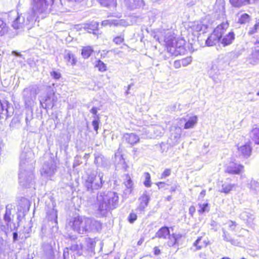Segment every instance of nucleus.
Wrapping results in <instances>:
<instances>
[{
	"label": "nucleus",
	"mask_w": 259,
	"mask_h": 259,
	"mask_svg": "<svg viewBox=\"0 0 259 259\" xmlns=\"http://www.w3.org/2000/svg\"><path fill=\"white\" fill-rule=\"evenodd\" d=\"M235 186V184L225 182L222 184V189L220 191L226 194L229 193Z\"/></svg>",
	"instance_id": "obj_33"
},
{
	"label": "nucleus",
	"mask_w": 259,
	"mask_h": 259,
	"mask_svg": "<svg viewBox=\"0 0 259 259\" xmlns=\"http://www.w3.org/2000/svg\"><path fill=\"white\" fill-rule=\"evenodd\" d=\"M53 159H50L44 163L40 170L41 176L45 179H50L55 174L57 168Z\"/></svg>",
	"instance_id": "obj_9"
},
{
	"label": "nucleus",
	"mask_w": 259,
	"mask_h": 259,
	"mask_svg": "<svg viewBox=\"0 0 259 259\" xmlns=\"http://www.w3.org/2000/svg\"><path fill=\"white\" fill-rule=\"evenodd\" d=\"M258 29H259V19L257 20L256 23L254 26V30L250 31V33H254Z\"/></svg>",
	"instance_id": "obj_59"
},
{
	"label": "nucleus",
	"mask_w": 259,
	"mask_h": 259,
	"mask_svg": "<svg viewBox=\"0 0 259 259\" xmlns=\"http://www.w3.org/2000/svg\"><path fill=\"white\" fill-rule=\"evenodd\" d=\"M70 238L71 239L70 249L75 252L78 255L85 254V250L80 240H75L76 237L74 236H70Z\"/></svg>",
	"instance_id": "obj_13"
},
{
	"label": "nucleus",
	"mask_w": 259,
	"mask_h": 259,
	"mask_svg": "<svg viewBox=\"0 0 259 259\" xmlns=\"http://www.w3.org/2000/svg\"><path fill=\"white\" fill-rule=\"evenodd\" d=\"M96 67L98 68L99 71L104 72L107 70V67L105 63L102 61L99 60L95 65Z\"/></svg>",
	"instance_id": "obj_41"
},
{
	"label": "nucleus",
	"mask_w": 259,
	"mask_h": 259,
	"mask_svg": "<svg viewBox=\"0 0 259 259\" xmlns=\"http://www.w3.org/2000/svg\"><path fill=\"white\" fill-rule=\"evenodd\" d=\"M239 153L244 157H249L251 155V148L249 144H245L238 148Z\"/></svg>",
	"instance_id": "obj_26"
},
{
	"label": "nucleus",
	"mask_w": 259,
	"mask_h": 259,
	"mask_svg": "<svg viewBox=\"0 0 259 259\" xmlns=\"http://www.w3.org/2000/svg\"><path fill=\"white\" fill-rule=\"evenodd\" d=\"M72 230L78 234H86V221L85 218L78 217L75 218L73 221L69 223Z\"/></svg>",
	"instance_id": "obj_10"
},
{
	"label": "nucleus",
	"mask_w": 259,
	"mask_h": 259,
	"mask_svg": "<svg viewBox=\"0 0 259 259\" xmlns=\"http://www.w3.org/2000/svg\"><path fill=\"white\" fill-rule=\"evenodd\" d=\"M154 254L155 255H158L160 253V250L158 249L157 247H154Z\"/></svg>",
	"instance_id": "obj_63"
},
{
	"label": "nucleus",
	"mask_w": 259,
	"mask_h": 259,
	"mask_svg": "<svg viewBox=\"0 0 259 259\" xmlns=\"http://www.w3.org/2000/svg\"><path fill=\"white\" fill-rule=\"evenodd\" d=\"M249 21V16L247 14H243L239 18L238 22L240 24H245Z\"/></svg>",
	"instance_id": "obj_42"
},
{
	"label": "nucleus",
	"mask_w": 259,
	"mask_h": 259,
	"mask_svg": "<svg viewBox=\"0 0 259 259\" xmlns=\"http://www.w3.org/2000/svg\"><path fill=\"white\" fill-rule=\"evenodd\" d=\"M13 206L11 204L6 205V211L4 216V221L5 225L1 226L2 230L4 231L6 234L15 230L19 226L20 215H18L17 217L18 222L17 223H14L13 221V215L11 213V210L13 209Z\"/></svg>",
	"instance_id": "obj_4"
},
{
	"label": "nucleus",
	"mask_w": 259,
	"mask_h": 259,
	"mask_svg": "<svg viewBox=\"0 0 259 259\" xmlns=\"http://www.w3.org/2000/svg\"><path fill=\"white\" fill-rule=\"evenodd\" d=\"M100 110V109L98 107H93L90 110V112L92 113L94 115V117H97V115H99V114H97L98 110Z\"/></svg>",
	"instance_id": "obj_55"
},
{
	"label": "nucleus",
	"mask_w": 259,
	"mask_h": 259,
	"mask_svg": "<svg viewBox=\"0 0 259 259\" xmlns=\"http://www.w3.org/2000/svg\"><path fill=\"white\" fill-rule=\"evenodd\" d=\"M10 28L7 24L0 19V36H3L9 32Z\"/></svg>",
	"instance_id": "obj_31"
},
{
	"label": "nucleus",
	"mask_w": 259,
	"mask_h": 259,
	"mask_svg": "<svg viewBox=\"0 0 259 259\" xmlns=\"http://www.w3.org/2000/svg\"><path fill=\"white\" fill-rule=\"evenodd\" d=\"M165 185V184L163 182H158L157 183V185L158 186L159 189L163 187Z\"/></svg>",
	"instance_id": "obj_64"
},
{
	"label": "nucleus",
	"mask_w": 259,
	"mask_h": 259,
	"mask_svg": "<svg viewBox=\"0 0 259 259\" xmlns=\"http://www.w3.org/2000/svg\"><path fill=\"white\" fill-rule=\"evenodd\" d=\"M249 137L255 144H259V127L253 128L249 133Z\"/></svg>",
	"instance_id": "obj_27"
},
{
	"label": "nucleus",
	"mask_w": 259,
	"mask_h": 259,
	"mask_svg": "<svg viewBox=\"0 0 259 259\" xmlns=\"http://www.w3.org/2000/svg\"><path fill=\"white\" fill-rule=\"evenodd\" d=\"M250 63L252 64H256L259 61V51L253 52L249 58Z\"/></svg>",
	"instance_id": "obj_36"
},
{
	"label": "nucleus",
	"mask_w": 259,
	"mask_h": 259,
	"mask_svg": "<svg viewBox=\"0 0 259 259\" xmlns=\"http://www.w3.org/2000/svg\"><path fill=\"white\" fill-rule=\"evenodd\" d=\"M20 158L19 183L23 187H28L32 184L34 180L33 154L31 151L23 152Z\"/></svg>",
	"instance_id": "obj_2"
},
{
	"label": "nucleus",
	"mask_w": 259,
	"mask_h": 259,
	"mask_svg": "<svg viewBox=\"0 0 259 259\" xmlns=\"http://www.w3.org/2000/svg\"><path fill=\"white\" fill-rule=\"evenodd\" d=\"M51 1L52 2L51 5L47 0H33L31 11L24 15H18L13 22L12 27L15 29H22L25 27L28 29L30 28L39 15L47 13L50 6L54 8V1Z\"/></svg>",
	"instance_id": "obj_1"
},
{
	"label": "nucleus",
	"mask_w": 259,
	"mask_h": 259,
	"mask_svg": "<svg viewBox=\"0 0 259 259\" xmlns=\"http://www.w3.org/2000/svg\"><path fill=\"white\" fill-rule=\"evenodd\" d=\"M192 62V58L191 56H189L181 60V63L183 67H186L191 63Z\"/></svg>",
	"instance_id": "obj_43"
},
{
	"label": "nucleus",
	"mask_w": 259,
	"mask_h": 259,
	"mask_svg": "<svg viewBox=\"0 0 259 259\" xmlns=\"http://www.w3.org/2000/svg\"><path fill=\"white\" fill-rule=\"evenodd\" d=\"M149 199L150 197L147 194V192L145 191L139 198L140 203L139 207H138V209L140 211H144L145 207L148 205Z\"/></svg>",
	"instance_id": "obj_19"
},
{
	"label": "nucleus",
	"mask_w": 259,
	"mask_h": 259,
	"mask_svg": "<svg viewBox=\"0 0 259 259\" xmlns=\"http://www.w3.org/2000/svg\"><path fill=\"white\" fill-rule=\"evenodd\" d=\"M64 59L67 62V65H73L76 62V59L74 55L70 51H66L65 52Z\"/></svg>",
	"instance_id": "obj_29"
},
{
	"label": "nucleus",
	"mask_w": 259,
	"mask_h": 259,
	"mask_svg": "<svg viewBox=\"0 0 259 259\" xmlns=\"http://www.w3.org/2000/svg\"><path fill=\"white\" fill-rule=\"evenodd\" d=\"M85 242L86 246L83 247V248L85 250V254L90 256L93 255L95 253V241L93 239L86 238L85 239Z\"/></svg>",
	"instance_id": "obj_16"
},
{
	"label": "nucleus",
	"mask_w": 259,
	"mask_h": 259,
	"mask_svg": "<svg viewBox=\"0 0 259 259\" xmlns=\"http://www.w3.org/2000/svg\"><path fill=\"white\" fill-rule=\"evenodd\" d=\"M189 213L192 217L195 212V208L194 206H191L189 209Z\"/></svg>",
	"instance_id": "obj_60"
},
{
	"label": "nucleus",
	"mask_w": 259,
	"mask_h": 259,
	"mask_svg": "<svg viewBox=\"0 0 259 259\" xmlns=\"http://www.w3.org/2000/svg\"><path fill=\"white\" fill-rule=\"evenodd\" d=\"M124 40V37L122 36H117L113 39V41L117 45L121 44Z\"/></svg>",
	"instance_id": "obj_50"
},
{
	"label": "nucleus",
	"mask_w": 259,
	"mask_h": 259,
	"mask_svg": "<svg viewBox=\"0 0 259 259\" xmlns=\"http://www.w3.org/2000/svg\"><path fill=\"white\" fill-rule=\"evenodd\" d=\"M163 41L168 51L172 54L177 55L185 50V40L184 39L176 40L169 33L166 34Z\"/></svg>",
	"instance_id": "obj_6"
},
{
	"label": "nucleus",
	"mask_w": 259,
	"mask_h": 259,
	"mask_svg": "<svg viewBox=\"0 0 259 259\" xmlns=\"http://www.w3.org/2000/svg\"><path fill=\"white\" fill-rule=\"evenodd\" d=\"M51 75L52 77L56 79H58L61 77V74L60 73L56 71H53L51 72Z\"/></svg>",
	"instance_id": "obj_52"
},
{
	"label": "nucleus",
	"mask_w": 259,
	"mask_h": 259,
	"mask_svg": "<svg viewBox=\"0 0 259 259\" xmlns=\"http://www.w3.org/2000/svg\"><path fill=\"white\" fill-rule=\"evenodd\" d=\"M181 121H185V129H189L193 128L197 123L198 118L196 116H192L190 117L188 119L183 118L180 120Z\"/></svg>",
	"instance_id": "obj_18"
},
{
	"label": "nucleus",
	"mask_w": 259,
	"mask_h": 259,
	"mask_svg": "<svg viewBox=\"0 0 259 259\" xmlns=\"http://www.w3.org/2000/svg\"><path fill=\"white\" fill-rule=\"evenodd\" d=\"M257 0H230L231 5L236 8H240L243 6L252 4Z\"/></svg>",
	"instance_id": "obj_21"
},
{
	"label": "nucleus",
	"mask_w": 259,
	"mask_h": 259,
	"mask_svg": "<svg viewBox=\"0 0 259 259\" xmlns=\"http://www.w3.org/2000/svg\"><path fill=\"white\" fill-rule=\"evenodd\" d=\"M203 27L205 28V26H204V25H202L201 24H198L197 27H196V30L197 31H201V30H202Z\"/></svg>",
	"instance_id": "obj_62"
},
{
	"label": "nucleus",
	"mask_w": 259,
	"mask_h": 259,
	"mask_svg": "<svg viewBox=\"0 0 259 259\" xmlns=\"http://www.w3.org/2000/svg\"><path fill=\"white\" fill-rule=\"evenodd\" d=\"M235 39V34L233 32H230L221 38L220 42L224 47L231 45Z\"/></svg>",
	"instance_id": "obj_20"
},
{
	"label": "nucleus",
	"mask_w": 259,
	"mask_h": 259,
	"mask_svg": "<svg viewBox=\"0 0 259 259\" xmlns=\"http://www.w3.org/2000/svg\"><path fill=\"white\" fill-rule=\"evenodd\" d=\"M124 184L127 189H130L129 191L131 192L132 191L131 189L133 187V183L128 175L126 176V181L124 182Z\"/></svg>",
	"instance_id": "obj_45"
},
{
	"label": "nucleus",
	"mask_w": 259,
	"mask_h": 259,
	"mask_svg": "<svg viewBox=\"0 0 259 259\" xmlns=\"http://www.w3.org/2000/svg\"><path fill=\"white\" fill-rule=\"evenodd\" d=\"M199 209L198 211L199 213H204L206 211L208 212L209 210V207L207 203H199Z\"/></svg>",
	"instance_id": "obj_38"
},
{
	"label": "nucleus",
	"mask_w": 259,
	"mask_h": 259,
	"mask_svg": "<svg viewBox=\"0 0 259 259\" xmlns=\"http://www.w3.org/2000/svg\"><path fill=\"white\" fill-rule=\"evenodd\" d=\"M171 170L170 169H166L164 170L161 176V179H163L169 176L170 175Z\"/></svg>",
	"instance_id": "obj_54"
},
{
	"label": "nucleus",
	"mask_w": 259,
	"mask_h": 259,
	"mask_svg": "<svg viewBox=\"0 0 259 259\" xmlns=\"http://www.w3.org/2000/svg\"><path fill=\"white\" fill-rule=\"evenodd\" d=\"M95 163L98 167H105L107 165V161L101 154H95Z\"/></svg>",
	"instance_id": "obj_23"
},
{
	"label": "nucleus",
	"mask_w": 259,
	"mask_h": 259,
	"mask_svg": "<svg viewBox=\"0 0 259 259\" xmlns=\"http://www.w3.org/2000/svg\"><path fill=\"white\" fill-rule=\"evenodd\" d=\"M250 213L246 211H242L239 215V217L243 221H247L250 217Z\"/></svg>",
	"instance_id": "obj_49"
},
{
	"label": "nucleus",
	"mask_w": 259,
	"mask_h": 259,
	"mask_svg": "<svg viewBox=\"0 0 259 259\" xmlns=\"http://www.w3.org/2000/svg\"><path fill=\"white\" fill-rule=\"evenodd\" d=\"M223 237L224 240L227 242H230L232 244H235V241L234 239H232L229 233L226 232L224 229H223Z\"/></svg>",
	"instance_id": "obj_39"
},
{
	"label": "nucleus",
	"mask_w": 259,
	"mask_h": 259,
	"mask_svg": "<svg viewBox=\"0 0 259 259\" xmlns=\"http://www.w3.org/2000/svg\"><path fill=\"white\" fill-rule=\"evenodd\" d=\"M202 238V237H198L194 243L193 245L196 247L197 250L201 249L202 248L206 247L207 245L206 241H201Z\"/></svg>",
	"instance_id": "obj_34"
},
{
	"label": "nucleus",
	"mask_w": 259,
	"mask_h": 259,
	"mask_svg": "<svg viewBox=\"0 0 259 259\" xmlns=\"http://www.w3.org/2000/svg\"><path fill=\"white\" fill-rule=\"evenodd\" d=\"M100 4L104 7H109L114 5L115 0H98Z\"/></svg>",
	"instance_id": "obj_44"
},
{
	"label": "nucleus",
	"mask_w": 259,
	"mask_h": 259,
	"mask_svg": "<svg viewBox=\"0 0 259 259\" xmlns=\"http://www.w3.org/2000/svg\"><path fill=\"white\" fill-rule=\"evenodd\" d=\"M182 237L180 234H172L171 235L169 234L168 236V240L167 244L169 246H173L175 245L178 239Z\"/></svg>",
	"instance_id": "obj_32"
},
{
	"label": "nucleus",
	"mask_w": 259,
	"mask_h": 259,
	"mask_svg": "<svg viewBox=\"0 0 259 259\" xmlns=\"http://www.w3.org/2000/svg\"><path fill=\"white\" fill-rule=\"evenodd\" d=\"M137 219V214L135 213H131L128 217V221L131 223H134Z\"/></svg>",
	"instance_id": "obj_51"
},
{
	"label": "nucleus",
	"mask_w": 259,
	"mask_h": 259,
	"mask_svg": "<svg viewBox=\"0 0 259 259\" xmlns=\"http://www.w3.org/2000/svg\"><path fill=\"white\" fill-rule=\"evenodd\" d=\"M182 65V63H181V60H176L174 63V66L176 69L180 68Z\"/></svg>",
	"instance_id": "obj_56"
},
{
	"label": "nucleus",
	"mask_w": 259,
	"mask_h": 259,
	"mask_svg": "<svg viewBox=\"0 0 259 259\" xmlns=\"http://www.w3.org/2000/svg\"><path fill=\"white\" fill-rule=\"evenodd\" d=\"M119 202L118 194L113 191L101 192L97 195V213L101 217L116 208Z\"/></svg>",
	"instance_id": "obj_3"
},
{
	"label": "nucleus",
	"mask_w": 259,
	"mask_h": 259,
	"mask_svg": "<svg viewBox=\"0 0 259 259\" xmlns=\"http://www.w3.org/2000/svg\"><path fill=\"white\" fill-rule=\"evenodd\" d=\"M215 70V69L214 68V66H213L209 71V75L212 78V79L215 81V82H219L220 81V80L218 78V72H219L218 70L214 72V71Z\"/></svg>",
	"instance_id": "obj_40"
},
{
	"label": "nucleus",
	"mask_w": 259,
	"mask_h": 259,
	"mask_svg": "<svg viewBox=\"0 0 259 259\" xmlns=\"http://www.w3.org/2000/svg\"><path fill=\"white\" fill-rule=\"evenodd\" d=\"M38 93V88L36 85H30L23 90L22 95L25 103L27 106L31 105L36 99Z\"/></svg>",
	"instance_id": "obj_8"
},
{
	"label": "nucleus",
	"mask_w": 259,
	"mask_h": 259,
	"mask_svg": "<svg viewBox=\"0 0 259 259\" xmlns=\"http://www.w3.org/2000/svg\"><path fill=\"white\" fill-rule=\"evenodd\" d=\"M169 234V228L166 227H163L156 233V237L159 238L166 239V237L168 236Z\"/></svg>",
	"instance_id": "obj_30"
},
{
	"label": "nucleus",
	"mask_w": 259,
	"mask_h": 259,
	"mask_svg": "<svg viewBox=\"0 0 259 259\" xmlns=\"http://www.w3.org/2000/svg\"><path fill=\"white\" fill-rule=\"evenodd\" d=\"M124 138L126 142L131 145H133L139 142L140 138L136 134L134 133L125 134Z\"/></svg>",
	"instance_id": "obj_24"
},
{
	"label": "nucleus",
	"mask_w": 259,
	"mask_h": 259,
	"mask_svg": "<svg viewBox=\"0 0 259 259\" xmlns=\"http://www.w3.org/2000/svg\"><path fill=\"white\" fill-rule=\"evenodd\" d=\"M103 174L101 172H93L88 174L84 185L88 191H93L100 189L103 185Z\"/></svg>",
	"instance_id": "obj_7"
},
{
	"label": "nucleus",
	"mask_w": 259,
	"mask_h": 259,
	"mask_svg": "<svg viewBox=\"0 0 259 259\" xmlns=\"http://www.w3.org/2000/svg\"><path fill=\"white\" fill-rule=\"evenodd\" d=\"M86 233L99 232L102 229V224L94 219L85 218Z\"/></svg>",
	"instance_id": "obj_12"
},
{
	"label": "nucleus",
	"mask_w": 259,
	"mask_h": 259,
	"mask_svg": "<svg viewBox=\"0 0 259 259\" xmlns=\"http://www.w3.org/2000/svg\"><path fill=\"white\" fill-rule=\"evenodd\" d=\"M46 218L49 221V226L51 228V234L53 236L58 230L57 211L55 209L54 202L50 200L46 205Z\"/></svg>",
	"instance_id": "obj_5"
},
{
	"label": "nucleus",
	"mask_w": 259,
	"mask_h": 259,
	"mask_svg": "<svg viewBox=\"0 0 259 259\" xmlns=\"http://www.w3.org/2000/svg\"><path fill=\"white\" fill-rule=\"evenodd\" d=\"M124 3L130 10L139 8L143 5V0H124Z\"/></svg>",
	"instance_id": "obj_17"
},
{
	"label": "nucleus",
	"mask_w": 259,
	"mask_h": 259,
	"mask_svg": "<svg viewBox=\"0 0 259 259\" xmlns=\"http://www.w3.org/2000/svg\"><path fill=\"white\" fill-rule=\"evenodd\" d=\"M54 95V92L49 87L47 92L39 97L41 107L44 109L49 108L50 107H53L54 99L52 97Z\"/></svg>",
	"instance_id": "obj_11"
},
{
	"label": "nucleus",
	"mask_w": 259,
	"mask_h": 259,
	"mask_svg": "<svg viewBox=\"0 0 259 259\" xmlns=\"http://www.w3.org/2000/svg\"><path fill=\"white\" fill-rule=\"evenodd\" d=\"M244 166L234 162L229 163L225 167V171L231 175H239L243 171Z\"/></svg>",
	"instance_id": "obj_14"
},
{
	"label": "nucleus",
	"mask_w": 259,
	"mask_h": 259,
	"mask_svg": "<svg viewBox=\"0 0 259 259\" xmlns=\"http://www.w3.org/2000/svg\"><path fill=\"white\" fill-rule=\"evenodd\" d=\"M229 227L232 230H234L236 226V224L235 222L230 221L228 223Z\"/></svg>",
	"instance_id": "obj_57"
},
{
	"label": "nucleus",
	"mask_w": 259,
	"mask_h": 259,
	"mask_svg": "<svg viewBox=\"0 0 259 259\" xmlns=\"http://www.w3.org/2000/svg\"><path fill=\"white\" fill-rule=\"evenodd\" d=\"M80 156L76 155L75 157V159L73 162V166L74 167L78 166L81 162L80 161Z\"/></svg>",
	"instance_id": "obj_53"
},
{
	"label": "nucleus",
	"mask_w": 259,
	"mask_h": 259,
	"mask_svg": "<svg viewBox=\"0 0 259 259\" xmlns=\"http://www.w3.org/2000/svg\"><path fill=\"white\" fill-rule=\"evenodd\" d=\"M144 175L145 177V181H144V184L146 187H150L151 186L150 175L148 172L145 173Z\"/></svg>",
	"instance_id": "obj_48"
},
{
	"label": "nucleus",
	"mask_w": 259,
	"mask_h": 259,
	"mask_svg": "<svg viewBox=\"0 0 259 259\" xmlns=\"http://www.w3.org/2000/svg\"><path fill=\"white\" fill-rule=\"evenodd\" d=\"M213 32L206 40V44L207 46H212L219 42H220L221 38Z\"/></svg>",
	"instance_id": "obj_25"
},
{
	"label": "nucleus",
	"mask_w": 259,
	"mask_h": 259,
	"mask_svg": "<svg viewBox=\"0 0 259 259\" xmlns=\"http://www.w3.org/2000/svg\"><path fill=\"white\" fill-rule=\"evenodd\" d=\"M12 55H13L15 56H17V57H21L22 56V55L19 52H18L15 51H13L12 52Z\"/></svg>",
	"instance_id": "obj_61"
},
{
	"label": "nucleus",
	"mask_w": 259,
	"mask_h": 259,
	"mask_svg": "<svg viewBox=\"0 0 259 259\" xmlns=\"http://www.w3.org/2000/svg\"><path fill=\"white\" fill-rule=\"evenodd\" d=\"M93 52L92 48L90 46L84 47L82 49L81 55L83 58H88Z\"/></svg>",
	"instance_id": "obj_35"
},
{
	"label": "nucleus",
	"mask_w": 259,
	"mask_h": 259,
	"mask_svg": "<svg viewBox=\"0 0 259 259\" xmlns=\"http://www.w3.org/2000/svg\"><path fill=\"white\" fill-rule=\"evenodd\" d=\"M228 27L229 24L227 22H223L214 29L213 32L216 33L215 34L217 35L221 38Z\"/></svg>",
	"instance_id": "obj_22"
},
{
	"label": "nucleus",
	"mask_w": 259,
	"mask_h": 259,
	"mask_svg": "<svg viewBox=\"0 0 259 259\" xmlns=\"http://www.w3.org/2000/svg\"><path fill=\"white\" fill-rule=\"evenodd\" d=\"M68 248H66L64 250L63 252V258L64 259H68L69 258V251H68Z\"/></svg>",
	"instance_id": "obj_58"
},
{
	"label": "nucleus",
	"mask_w": 259,
	"mask_h": 259,
	"mask_svg": "<svg viewBox=\"0 0 259 259\" xmlns=\"http://www.w3.org/2000/svg\"><path fill=\"white\" fill-rule=\"evenodd\" d=\"M94 120L92 121V125L94 127V129L96 131L97 133V131L99 128L100 116L99 115H97V117H94Z\"/></svg>",
	"instance_id": "obj_46"
},
{
	"label": "nucleus",
	"mask_w": 259,
	"mask_h": 259,
	"mask_svg": "<svg viewBox=\"0 0 259 259\" xmlns=\"http://www.w3.org/2000/svg\"><path fill=\"white\" fill-rule=\"evenodd\" d=\"M10 109V104L7 101L2 102L0 100V119L4 118V117L7 118L11 116V112L9 111Z\"/></svg>",
	"instance_id": "obj_15"
},
{
	"label": "nucleus",
	"mask_w": 259,
	"mask_h": 259,
	"mask_svg": "<svg viewBox=\"0 0 259 259\" xmlns=\"http://www.w3.org/2000/svg\"><path fill=\"white\" fill-rule=\"evenodd\" d=\"M120 24V21L115 19H109L103 21L102 22V25L103 26L107 25H115L117 26Z\"/></svg>",
	"instance_id": "obj_37"
},
{
	"label": "nucleus",
	"mask_w": 259,
	"mask_h": 259,
	"mask_svg": "<svg viewBox=\"0 0 259 259\" xmlns=\"http://www.w3.org/2000/svg\"><path fill=\"white\" fill-rule=\"evenodd\" d=\"M99 24L97 22H92L90 24H87L84 26V29L89 33H92L94 34H97Z\"/></svg>",
	"instance_id": "obj_28"
},
{
	"label": "nucleus",
	"mask_w": 259,
	"mask_h": 259,
	"mask_svg": "<svg viewBox=\"0 0 259 259\" xmlns=\"http://www.w3.org/2000/svg\"><path fill=\"white\" fill-rule=\"evenodd\" d=\"M249 188L251 190H256L259 188V183L252 180L249 183Z\"/></svg>",
	"instance_id": "obj_47"
}]
</instances>
